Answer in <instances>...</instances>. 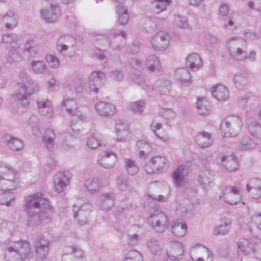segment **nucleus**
I'll return each instance as SVG.
<instances>
[{
  "label": "nucleus",
  "mask_w": 261,
  "mask_h": 261,
  "mask_svg": "<svg viewBox=\"0 0 261 261\" xmlns=\"http://www.w3.org/2000/svg\"><path fill=\"white\" fill-rule=\"evenodd\" d=\"M55 136L54 130L51 128L46 129L44 135L42 136V142L48 150L53 148L54 145V140Z\"/></svg>",
  "instance_id": "42"
},
{
  "label": "nucleus",
  "mask_w": 261,
  "mask_h": 261,
  "mask_svg": "<svg viewBox=\"0 0 261 261\" xmlns=\"http://www.w3.org/2000/svg\"><path fill=\"white\" fill-rule=\"evenodd\" d=\"M184 252L182 245L177 244L173 247L172 253L168 254V256L170 259L177 260L181 258Z\"/></svg>",
  "instance_id": "53"
},
{
  "label": "nucleus",
  "mask_w": 261,
  "mask_h": 261,
  "mask_svg": "<svg viewBox=\"0 0 261 261\" xmlns=\"http://www.w3.org/2000/svg\"><path fill=\"white\" fill-rule=\"evenodd\" d=\"M115 199V195L113 192L102 194L98 199V205L103 210H110L114 206Z\"/></svg>",
  "instance_id": "19"
},
{
  "label": "nucleus",
  "mask_w": 261,
  "mask_h": 261,
  "mask_svg": "<svg viewBox=\"0 0 261 261\" xmlns=\"http://www.w3.org/2000/svg\"><path fill=\"white\" fill-rule=\"evenodd\" d=\"M54 188L56 192H64L70 182L69 174L68 172L57 173L54 176Z\"/></svg>",
  "instance_id": "14"
},
{
  "label": "nucleus",
  "mask_w": 261,
  "mask_h": 261,
  "mask_svg": "<svg viewBox=\"0 0 261 261\" xmlns=\"http://www.w3.org/2000/svg\"><path fill=\"white\" fill-rule=\"evenodd\" d=\"M37 46L34 40H28L23 46V53L29 58H34L37 54Z\"/></svg>",
  "instance_id": "41"
},
{
  "label": "nucleus",
  "mask_w": 261,
  "mask_h": 261,
  "mask_svg": "<svg viewBox=\"0 0 261 261\" xmlns=\"http://www.w3.org/2000/svg\"><path fill=\"white\" fill-rule=\"evenodd\" d=\"M15 199V196L12 192L8 191H3L0 193V204L10 206L11 202Z\"/></svg>",
  "instance_id": "49"
},
{
  "label": "nucleus",
  "mask_w": 261,
  "mask_h": 261,
  "mask_svg": "<svg viewBox=\"0 0 261 261\" xmlns=\"http://www.w3.org/2000/svg\"><path fill=\"white\" fill-rule=\"evenodd\" d=\"M167 160L163 156L153 157L144 165V170L148 174H154L161 172L165 166L167 165Z\"/></svg>",
  "instance_id": "9"
},
{
  "label": "nucleus",
  "mask_w": 261,
  "mask_h": 261,
  "mask_svg": "<svg viewBox=\"0 0 261 261\" xmlns=\"http://www.w3.org/2000/svg\"><path fill=\"white\" fill-rule=\"evenodd\" d=\"M2 141L13 151H19L23 147V142L22 140L8 134H5L3 136Z\"/></svg>",
  "instance_id": "26"
},
{
  "label": "nucleus",
  "mask_w": 261,
  "mask_h": 261,
  "mask_svg": "<svg viewBox=\"0 0 261 261\" xmlns=\"http://www.w3.org/2000/svg\"><path fill=\"white\" fill-rule=\"evenodd\" d=\"M25 206L29 216V222L35 225L40 223L43 220L48 219L54 210L49 204L48 200L43 197L42 194L37 193L27 196L25 198Z\"/></svg>",
  "instance_id": "1"
},
{
  "label": "nucleus",
  "mask_w": 261,
  "mask_h": 261,
  "mask_svg": "<svg viewBox=\"0 0 261 261\" xmlns=\"http://www.w3.org/2000/svg\"><path fill=\"white\" fill-rule=\"evenodd\" d=\"M3 22L5 23L6 28L13 29L17 25L18 17L14 12L10 11L3 16Z\"/></svg>",
  "instance_id": "38"
},
{
  "label": "nucleus",
  "mask_w": 261,
  "mask_h": 261,
  "mask_svg": "<svg viewBox=\"0 0 261 261\" xmlns=\"http://www.w3.org/2000/svg\"><path fill=\"white\" fill-rule=\"evenodd\" d=\"M46 61L49 64L50 66L53 68H57L60 65L59 59L53 55H47L46 56Z\"/></svg>",
  "instance_id": "62"
},
{
  "label": "nucleus",
  "mask_w": 261,
  "mask_h": 261,
  "mask_svg": "<svg viewBox=\"0 0 261 261\" xmlns=\"http://www.w3.org/2000/svg\"><path fill=\"white\" fill-rule=\"evenodd\" d=\"M145 108V102L144 100H140L138 101L133 102L129 105V109L139 114H141L144 111Z\"/></svg>",
  "instance_id": "58"
},
{
  "label": "nucleus",
  "mask_w": 261,
  "mask_h": 261,
  "mask_svg": "<svg viewBox=\"0 0 261 261\" xmlns=\"http://www.w3.org/2000/svg\"><path fill=\"white\" fill-rule=\"evenodd\" d=\"M95 109L99 115L109 117L116 113L115 107L112 103L105 101H99L95 105Z\"/></svg>",
  "instance_id": "17"
},
{
  "label": "nucleus",
  "mask_w": 261,
  "mask_h": 261,
  "mask_svg": "<svg viewBox=\"0 0 261 261\" xmlns=\"http://www.w3.org/2000/svg\"><path fill=\"white\" fill-rule=\"evenodd\" d=\"M122 36H118L115 39L119 41V43H115L112 40H110L109 32L106 35L95 34L93 36L94 45L98 50L105 51L108 47L113 50H119L124 46L126 43L125 32L121 33Z\"/></svg>",
  "instance_id": "2"
},
{
  "label": "nucleus",
  "mask_w": 261,
  "mask_h": 261,
  "mask_svg": "<svg viewBox=\"0 0 261 261\" xmlns=\"http://www.w3.org/2000/svg\"><path fill=\"white\" fill-rule=\"evenodd\" d=\"M106 77L105 73L101 71H93L89 76L88 87L89 90L97 93L99 88L103 85Z\"/></svg>",
  "instance_id": "10"
},
{
  "label": "nucleus",
  "mask_w": 261,
  "mask_h": 261,
  "mask_svg": "<svg viewBox=\"0 0 261 261\" xmlns=\"http://www.w3.org/2000/svg\"><path fill=\"white\" fill-rule=\"evenodd\" d=\"M141 254L136 250H131L125 254L123 261H143Z\"/></svg>",
  "instance_id": "54"
},
{
  "label": "nucleus",
  "mask_w": 261,
  "mask_h": 261,
  "mask_svg": "<svg viewBox=\"0 0 261 261\" xmlns=\"http://www.w3.org/2000/svg\"><path fill=\"white\" fill-rule=\"evenodd\" d=\"M177 79L181 82H188L191 80V76L188 70L185 68L178 69L176 71Z\"/></svg>",
  "instance_id": "56"
},
{
  "label": "nucleus",
  "mask_w": 261,
  "mask_h": 261,
  "mask_svg": "<svg viewBox=\"0 0 261 261\" xmlns=\"http://www.w3.org/2000/svg\"><path fill=\"white\" fill-rule=\"evenodd\" d=\"M220 164L224 166L229 172H233L239 168V163L233 154L220 155Z\"/></svg>",
  "instance_id": "16"
},
{
  "label": "nucleus",
  "mask_w": 261,
  "mask_h": 261,
  "mask_svg": "<svg viewBox=\"0 0 261 261\" xmlns=\"http://www.w3.org/2000/svg\"><path fill=\"white\" fill-rule=\"evenodd\" d=\"M115 132L117 136H120V138H117L118 141H122L124 138L121 136H123L124 133H126L127 130V126L126 123L121 120H117L116 121Z\"/></svg>",
  "instance_id": "50"
},
{
  "label": "nucleus",
  "mask_w": 261,
  "mask_h": 261,
  "mask_svg": "<svg viewBox=\"0 0 261 261\" xmlns=\"http://www.w3.org/2000/svg\"><path fill=\"white\" fill-rule=\"evenodd\" d=\"M230 224L228 221H226L223 224L220 225H216L213 228V233L215 235L225 234L229 231L228 225Z\"/></svg>",
  "instance_id": "55"
},
{
  "label": "nucleus",
  "mask_w": 261,
  "mask_h": 261,
  "mask_svg": "<svg viewBox=\"0 0 261 261\" xmlns=\"http://www.w3.org/2000/svg\"><path fill=\"white\" fill-rule=\"evenodd\" d=\"M105 145V143L103 141V137L98 133L93 134L89 136L87 139V145L92 149H95L98 146Z\"/></svg>",
  "instance_id": "39"
},
{
  "label": "nucleus",
  "mask_w": 261,
  "mask_h": 261,
  "mask_svg": "<svg viewBox=\"0 0 261 261\" xmlns=\"http://www.w3.org/2000/svg\"><path fill=\"white\" fill-rule=\"evenodd\" d=\"M32 71L37 74L48 75L50 74L49 68L43 61H33L31 63Z\"/></svg>",
  "instance_id": "34"
},
{
  "label": "nucleus",
  "mask_w": 261,
  "mask_h": 261,
  "mask_svg": "<svg viewBox=\"0 0 261 261\" xmlns=\"http://www.w3.org/2000/svg\"><path fill=\"white\" fill-rule=\"evenodd\" d=\"M170 43V36L164 31L157 32L151 40L152 47L155 50H163L168 46Z\"/></svg>",
  "instance_id": "12"
},
{
  "label": "nucleus",
  "mask_w": 261,
  "mask_h": 261,
  "mask_svg": "<svg viewBox=\"0 0 261 261\" xmlns=\"http://www.w3.org/2000/svg\"><path fill=\"white\" fill-rule=\"evenodd\" d=\"M116 9L118 16V22L119 24L124 25L127 23L129 19L127 10L124 9L121 5H118Z\"/></svg>",
  "instance_id": "51"
},
{
  "label": "nucleus",
  "mask_w": 261,
  "mask_h": 261,
  "mask_svg": "<svg viewBox=\"0 0 261 261\" xmlns=\"http://www.w3.org/2000/svg\"><path fill=\"white\" fill-rule=\"evenodd\" d=\"M74 39L69 35H61L57 40L56 49L58 53L66 58H70L74 55V51L69 52L68 49L73 46Z\"/></svg>",
  "instance_id": "8"
},
{
  "label": "nucleus",
  "mask_w": 261,
  "mask_h": 261,
  "mask_svg": "<svg viewBox=\"0 0 261 261\" xmlns=\"http://www.w3.org/2000/svg\"><path fill=\"white\" fill-rule=\"evenodd\" d=\"M31 252L30 243L25 241L15 242L13 245L9 246L5 252L6 261H22Z\"/></svg>",
  "instance_id": "3"
},
{
  "label": "nucleus",
  "mask_w": 261,
  "mask_h": 261,
  "mask_svg": "<svg viewBox=\"0 0 261 261\" xmlns=\"http://www.w3.org/2000/svg\"><path fill=\"white\" fill-rule=\"evenodd\" d=\"M125 169L128 173L135 175L139 171V168L135 161L131 159H125Z\"/></svg>",
  "instance_id": "52"
},
{
  "label": "nucleus",
  "mask_w": 261,
  "mask_h": 261,
  "mask_svg": "<svg viewBox=\"0 0 261 261\" xmlns=\"http://www.w3.org/2000/svg\"><path fill=\"white\" fill-rule=\"evenodd\" d=\"M171 231L172 233L176 237H184L187 231V226L186 223L182 222L179 220L173 221L171 225Z\"/></svg>",
  "instance_id": "36"
},
{
  "label": "nucleus",
  "mask_w": 261,
  "mask_h": 261,
  "mask_svg": "<svg viewBox=\"0 0 261 261\" xmlns=\"http://www.w3.org/2000/svg\"><path fill=\"white\" fill-rule=\"evenodd\" d=\"M19 51L20 49L18 47H11L6 56L7 61L10 63L20 61L21 57Z\"/></svg>",
  "instance_id": "48"
},
{
  "label": "nucleus",
  "mask_w": 261,
  "mask_h": 261,
  "mask_svg": "<svg viewBox=\"0 0 261 261\" xmlns=\"http://www.w3.org/2000/svg\"><path fill=\"white\" fill-rule=\"evenodd\" d=\"M148 223L158 233H163L169 227V221L167 215L161 209L156 208L151 212L147 218Z\"/></svg>",
  "instance_id": "5"
},
{
  "label": "nucleus",
  "mask_w": 261,
  "mask_h": 261,
  "mask_svg": "<svg viewBox=\"0 0 261 261\" xmlns=\"http://www.w3.org/2000/svg\"><path fill=\"white\" fill-rule=\"evenodd\" d=\"M186 65L193 71H196L202 66V61L198 54L192 53L186 59Z\"/></svg>",
  "instance_id": "28"
},
{
  "label": "nucleus",
  "mask_w": 261,
  "mask_h": 261,
  "mask_svg": "<svg viewBox=\"0 0 261 261\" xmlns=\"http://www.w3.org/2000/svg\"><path fill=\"white\" fill-rule=\"evenodd\" d=\"M212 96L219 101H224L229 97V92L223 85L219 84L211 88Z\"/></svg>",
  "instance_id": "25"
},
{
  "label": "nucleus",
  "mask_w": 261,
  "mask_h": 261,
  "mask_svg": "<svg viewBox=\"0 0 261 261\" xmlns=\"http://www.w3.org/2000/svg\"><path fill=\"white\" fill-rule=\"evenodd\" d=\"M195 142L200 147L205 148L213 143L212 135L205 132H201L195 137Z\"/></svg>",
  "instance_id": "30"
},
{
  "label": "nucleus",
  "mask_w": 261,
  "mask_h": 261,
  "mask_svg": "<svg viewBox=\"0 0 261 261\" xmlns=\"http://www.w3.org/2000/svg\"><path fill=\"white\" fill-rule=\"evenodd\" d=\"M14 100L23 107H27L30 103V96L25 91L24 88L20 87L12 95Z\"/></svg>",
  "instance_id": "24"
},
{
  "label": "nucleus",
  "mask_w": 261,
  "mask_h": 261,
  "mask_svg": "<svg viewBox=\"0 0 261 261\" xmlns=\"http://www.w3.org/2000/svg\"><path fill=\"white\" fill-rule=\"evenodd\" d=\"M73 216L75 220L81 225H85L88 221L87 216L89 212H84L80 208L74 204L72 207Z\"/></svg>",
  "instance_id": "37"
},
{
  "label": "nucleus",
  "mask_w": 261,
  "mask_h": 261,
  "mask_svg": "<svg viewBox=\"0 0 261 261\" xmlns=\"http://www.w3.org/2000/svg\"><path fill=\"white\" fill-rule=\"evenodd\" d=\"M237 245L239 249L245 255L254 252V244L249 239L240 238L237 242Z\"/></svg>",
  "instance_id": "29"
},
{
  "label": "nucleus",
  "mask_w": 261,
  "mask_h": 261,
  "mask_svg": "<svg viewBox=\"0 0 261 261\" xmlns=\"http://www.w3.org/2000/svg\"><path fill=\"white\" fill-rule=\"evenodd\" d=\"M18 179L16 177V173L12 168L9 167L6 169L4 176L0 180V188L2 191H10L18 187Z\"/></svg>",
  "instance_id": "7"
},
{
  "label": "nucleus",
  "mask_w": 261,
  "mask_h": 261,
  "mask_svg": "<svg viewBox=\"0 0 261 261\" xmlns=\"http://www.w3.org/2000/svg\"><path fill=\"white\" fill-rule=\"evenodd\" d=\"M243 122L241 118L237 116L227 118L223 120L220 129L225 138L236 136L242 129Z\"/></svg>",
  "instance_id": "6"
},
{
  "label": "nucleus",
  "mask_w": 261,
  "mask_h": 261,
  "mask_svg": "<svg viewBox=\"0 0 261 261\" xmlns=\"http://www.w3.org/2000/svg\"><path fill=\"white\" fill-rule=\"evenodd\" d=\"M259 141L256 139L253 140L247 136H244L241 140L240 148L243 150H248L256 148Z\"/></svg>",
  "instance_id": "40"
},
{
  "label": "nucleus",
  "mask_w": 261,
  "mask_h": 261,
  "mask_svg": "<svg viewBox=\"0 0 261 261\" xmlns=\"http://www.w3.org/2000/svg\"><path fill=\"white\" fill-rule=\"evenodd\" d=\"M76 206L80 208V210L84 212H91L93 210V206L91 203L87 199L83 200V203L77 202Z\"/></svg>",
  "instance_id": "64"
},
{
  "label": "nucleus",
  "mask_w": 261,
  "mask_h": 261,
  "mask_svg": "<svg viewBox=\"0 0 261 261\" xmlns=\"http://www.w3.org/2000/svg\"><path fill=\"white\" fill-rule=\"evenodd\" d=\"M196 105L197 112L200 115H206L210 111L211 106L205 97L198 98Z\"/></svg>",
  "instance_id": "44"
},
{
  "label": "nucleus",
  "mask_w": 261,
  "mask_h": 261,
  "mask_svg": "<svg viewBox=\"0 0 261 261\" xmlns=\"http://www.w3.org/2000/svg\"><path fill=\"white\" fill-rule=\"evenodd\" d=\"M170 0H153L151 5L155 14H159L166 9L167 6L170 4Z\"/></svg>",
  "instance_id": "47"
},
{
  "label": "nucleus",
  "mask_w": 261,
  "mask_h": 261,
  "mask_svg": "<svg viewBox=\"0 0 261 261\" xmlns=\"http://www.w3.org/2000/svg\"><path fill=\"white\" fill-rule=\"evenodd\" d=\"M136 147L140 158H145V155L148 154L151 150L149 144L144 140L138 141L136 143Z\"/></svg>",
  "instance_id": "45"
},
{
  "label": "nucleus",
  "mask_w": 261,
  "mask_h": 261,
  "mask_svg": "<svg viewBox=\"0 0 261 261\" xmlns=\"http://www.w3.org/2000/svg\"><path fill=\"white\" fill-rule=\"evenodd\" d=\"M132 81L140 86L142 89L149 93L150 87L148 85V82L146 81L145 76L141 74H134L131 76Z\"/></svg>",
  "instance_id": "43"
},
{
  "label": "nucleus",
  "mask_w": 261,
  "mask_h": 261,
  "mask_svg": "<svg viewBox=\"0 0 261 261\" xmlns=\"http://www.w3.org/2000/svg\"><path fill=\"white\" fill-rule=\"evenodd\" d=\"M246 187L247 191L251 192L252 198L257 199L261 197V180L258 178L251 179Z\"/></svg>",
  "instance_id": "27"
},
{
  "label": "nucleus",
  "mask_w": 261,
  "mask_h": 261,
  "mask_svg": "<svg viewBox=\"0 0 261 261\" xmlns=\"http://www.w3.org/2000/svg\"><path fill=\"white\" fill-rule=\"evenodd\" d=\"M49 241L44 236L41 235L38 237L35 243L36 251L37 254L42 258L45 257L49 250Z\"/></svg>",
  "instance_id": "23"
},
{
  "label": "nucleus",
  "mask_w": 261,
  "mask_h": 261,
  "mask_svg": "<svg viewBox=\"0 0 261 261\" xmlns=\"http://www.w3.org/2000/svg\"><path fill=\"white\" fill-rule=\"evenodd\" d=\"M160 113L164 118L168 120L173 119L176 116L175 112L172 109L162 108Z\"/></svg>",
  "instance_id": "61"
},
{
  "label": "nucleus",
  "mask_w": 261,
  "mask_h": 261,
  "mask_svg": "<svg viewBox=\"0 0 261 261\" xmlns=\"http://www.w3.org/2000/svg\"><path fill=\"white\" fill-rule=\"evenodd\" d=\"M147 245L152 253L154 254H159L162 250L161 246L155 239L151 238L148 240Z\"/></svg>",
  "instance_id": "57"
},
{
  "label": "nucleus",
  "mask_w": 261,
  "mask_h": 261,
  "mask_svg": "<svg viewBox=\"0 0 261 261\" xmlns=\"http://www.w3.org/2000/svg\"><path fill=\"white\" fill-rule=\"evenodd\" d=\"M85 187L87 190L92 194L99 191L101 187V182L98 177H90L85 182Z\"/></svg>",
  "instance_id": "35"
},
{
  "label": "nucleus",
  "mask_w": 261,
  "mask_h": 261,
  "mask_svg": "<svg viewBox=\"0 0 261 261\" xmlns=\"http://www.w3.org/2000/svg\"><path fill=\"white\" fill-rule=\"evenodd\" d=\"M116 154L112 151L106 150L99 154L97 159V164L106 169H111L114 167L117 161Z\"/></svg>",
  "instance_id": "13"
},
{
  "label": "nucleus",
  "mask_w": 261,
  "mask_h": 261,
  "mask_svg": "<svg viewBox=\"0 0 261 261\" xmlns=\"http://www.w3.org/2000/svg\"><path fill=\"white\" fill-rule=\"evenodd\" d=\"M146 65L150 71L159 70L161 68L159 59L155 55L149 56L146 61Z\"/></svg>",
  "instance_id": "46"
},
{
  "label": "nucleus",
  "mask_w": 261,
  "mask_h": 261,
  "mask_svg": "<svg viewBox=\"0 0 261 261\" xmlns=\"http://www.w3.org/2000/svg\"><path fill=\"white\" fill-rule=\"evenodd\" d=\"M223 199L230 205H235L241 200L240 190L235 186H227L223 189Z\"/></svg>",
  "instance_id": "11"
},
{
  "label": "nucleus",
  "mask_w": 261,
  "mask_h": 261,
  "mask_svg": "<svg viewBox=\"0 0 261 261\" xmlns=\"http://www.w3.org/2000/svg\"><path fill=\"white\" fill-rule=\"evenodd\" d=\"M238 41H234L233 38L231 39L228 42L229 51L230 56L238 61H243L246 58V53L242 48L238 46Z\"/></svg>",
  "instance_id": "18"
},
{
  "label": "nucleus",
  "mask_w": 261,
  "mask_h": 261,
  "mask_svg": "<svg viewBox=\"0 0 261 261\" xmlns=\"http://www.w3.org/2000/svg\"><path fill=\"white\" fill-rule=\"evenodd\" d=\"M188 174V170L186 166H179L173 173L172 177L174 183L177 187H180L185 183V176Z\"/></svg>",
  "instance_id": "31"
},
{
  "label": "nucleus",
  "mask_w": 261,
  "mask_h": 261,
  "mask_svg": "<svg viewBox=\"0 0 261 261\" xmlns=\"http://www.w3.org/2000/svg\"><path fill=\"white\" fill-rule=\"evenodd\" d=\"M18 38V36L15 34H6L2 37V41L6 44H11L13 43L16 42Z\"/></svg>",
  "instance_id": "60"
},
{
  "label": "nucleus",
  "mask_w": 261,
  "mask_h": 261,
  "mask_svg": "<svg viewBox=\"0 0 261 261\" xmlns=\"http://www.w3.org/2000/svg\"><path fill=\"white\" fill-rule=\"evenodd\" d=\"M171 87V83L169 80L160 79L150 88L149 93L155 92L160 95L166 94L170 91Z\"/></svg>",
  "instance_id": "20"
},
{
  "label": "nucleus",
  "mask_w": 261,
  "mask_h": 261,
  "mask_svg": "<svg viewBox=\"0 0 261 261\" xmlns=\"http://www.w3.org/2000/svg\"><path fill=\"white\" fill-rule=\"evenodd\" d=\"M248 133L258 141L261 140V125L256 121L249 120L247 124Z\"/></svg>",
  "instance_id": "32"
},
{
  "label": "nucleus",
  "mask_w": 261,
  "mask_h": 261,
  "mask_svg": "<svg viewBox=\"0 0 261 261\" xmlns=\"http://www.w3.org/2000/svg\"><path fill=\"white\" fill-rule=\"evenodd\" d=\"M75 91L68 89L64 96L63 100L61 103V109L62 111H66L69 115L77 117V119L82 121L84 119L81 111L78 109L77 105L74 100L77 93L80 92L82 89L81 86L74 87Z\"/></svg>",
  "instance_id": "4"
},
{
  "label": "nucleus",
  "mask_w": 261,
  "mask_h": 261,
  "mask_svg": "<svg viewBox=\"0 0 261 261\" xmlns=\"http://www.w3.org/2000/svg\"><path fill=\"white\" fill-rule=\"evenodd\" d=\"M233 81L235 87L239 90H244L248 86L247 75L245 73H237L234 75Z\"/></svg>",
  "instance_id": "33"
},
{
  "label": "nucleus",
  "mask_w": 261,
  "mask_h": 261,
  "mask_svg": "<svg viewBox=\"0 0 261 261\" xmlns=\"http://www.w3.org/2000/svg\"><path fill=\"white\" fill-rule=\"evenodd\" d=\"M161 127L162 124L160 123H154V122H152L150 125V128L151 130L153 132L154 135H155L156 137L160 139L161 140L164 142H166L169 139V136L168 135L161 136L160 135H158L156 132L157 130L161 129Z\"/></svg>",
  "instance_id": "59"
},
{
  "label": "nucleus",
  "mask_w": 261,
  "mask_h": 261,
  "mask_svg": "<svg viewBox=\"0 0 261 261\" xmlns=\"http://www.w3.org/2000/svg\"><path fill=\"white\" fill-rule=\"evenodd\" d=\"M72 252L74 256V261H85V256L82 250L74 247L72 248Z\"/></svg>",
  "instance_id": "63"
},
{
  "label": "nucleus",
  "mask_w": 261,
  "mask_h": 261,
  "mask_svg": "<svg viewBox=\"0 0 261 261\" xmlns=\"http://www.w3.org/2000/svg\"><path fill=\"white\" fill-rule=\"evenodd\" d=\"M42 18L47 22L55 21L60 14V9L58 5L50 3L49 6L46 9L40 11Z\"/></svg>",
  "instance_id": "15"
},
{
  "label": "nucleus",
  "mask_w": 261,
  "mask_h": 261,
  "mask_svg": "<svg viewBox=\"0 0 261 261\" xmlns=\"http://www.w3.org/2000/svg\"><path fill=\"white\" fill-rule=\"evenodd\" d=\"M213 180L214 177L210 170L204 169L199 173L198 181L204 191H207L209 189Z\"/></svg>",
  "instance_id": "22"
},
{
  "label": "nucleus",
  "mask_w": 261,
  "mask_h": 261,
  "mask_svg": "<svg viewBox=\"0 0 261 261\" xmlns=\"http://www.w3.org/2000/svg\"><path fill=\"white\" fill-rule=\"evenodd\" d=\"M23 83L22 88H24L25 91L30 96L31 95L36 93L39 90V88L36 83H35L25 72H22L20 74Z\"/></svg>",
  "instance_id": "21"
}]
</instances>
